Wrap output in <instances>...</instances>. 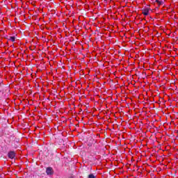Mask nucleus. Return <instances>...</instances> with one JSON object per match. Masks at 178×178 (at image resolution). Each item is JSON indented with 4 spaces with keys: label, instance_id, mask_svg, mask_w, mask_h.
Here are the masks:
<instances>
[{
    "label": "nucleus",
    "instance_id": "1",
    "mask_svg": "<svg viewBox=\"0 0 178 178\" xmlns=\"http://www.w3.org/2000/svg\"><path fill=\"white\" fill-rule=\"evenodd\" d=\"M46 173L48 175V176H52V175H54V169H52L51 167H48L46 169Z\"/></svg>",
    "mask_w": 178,
    "mask_h": 178
},
{
    "label": "nucleus",
    "instance_id": "2",
    "mask_svg": "<svg viewBox=\"0 0 178 178\" xmlns=\"http://www.w3.org/2000/svg\"><path fill=\"white\" fill-rule=\"evenodd\" d=\"M8 158H10V159H13V158H15V156H16V153L14 151H10L8 152Z\"/></svg>",
    "mask_w": 178,
    "mask_h": 178
},
{
    "label": "nucleus",
    "instance_id": "3",
    "mask_svg": "<svg viewBox=\"0 0 178 178\" xmlns=\"http://www.w3.org/2000/svg\"><path fill=\"white\" fill-rule=\"evenodd\" d=\"M142 13L144 16H148V15H149V10L148 8H145L143 10Z\"/></svg>",
    "mask_w": 178,
    "mask_h": 178
},
{
    "label": "nucleus",
    "instance_id": "4",
    "mask_svg": "<svg viewBox=\"0 0 178 178\" xmlns=\"http://www.w3.org/2000/svg\"><path fill=\"white\" fill-rule=\"evenodd\" d=\"M8 41H11V42H15L16 41V38L15 36H10L8 38Z\"/></svg>",
    "mask_w": 178,
    "mask_h": 178
},
{
    "label": "nucleus",
    "instance_id": "5",
    "mask_svg": "<svg viewBox=\"0 0 178 178\" xmlns=\"http://www.w3.org/2000/svg\"><path fill=\"white\" fill-rule=\"evenodd\" d=\"M156 3H158V5L159 6H161V5H163V1H162L156 0Z\"/></svg>",
    "mask_w": 178,
    "mask_h": 178
},
{
    "label": "nucleus",
    "instance_id": "6",
    "mask_svg": "<svg viewBox=\"0 0 178 178\" xmlns=\"http://www.w3.org/2000/svg\"><path fill=\"white\" fill-rule=\"evenodd\" d=\"M88 178H97V177L95 176L93 174H90L88 175Z\"/></svg>",
    "mask_w": 178,
    "mask_h": 178
}]
</instances>
